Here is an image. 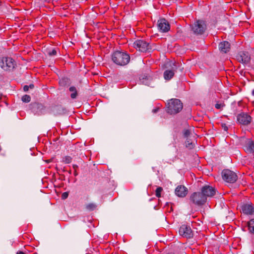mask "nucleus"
I'll use <instances>...</instances> for the list:
<instances>
[{
  "mask_svg": "<svg viewBox=\"0 0 254 254\" xmlns=\"http://www.w3.org/2000/svg\"><path fill=\"white\" fill-rule=\"evenodd\" d=\"M221 127L225 130L227 131L228 129V127L226 126V125L224 123H222L221 125Z\"/></svg>",
  "mask_w": 254,
  "mask_h": 254,
  "instance_id": "obj_32",
  "label": "nucleus"
},
{
  "mask_svg": "<svg viewBox=\"0 0 254 254\" xmlns=\"http://www.w3.org/2000/svg\"><path fill=\"white\" fill-rule=\"evenodd\" d=\"M31 97L28 95H25L22 97V100L23 102L28 103L30 101Z\"/></svg>",
  "mask_w": 254,
  "mask_h": 254,
  "instance_id": "obj_25",
  "label": "nucleus"
},
{
  "mask_svg": "<svg viewBox=\"0 0 254 254\" xmlns=\"http://www.w3.org/2000/svg\"><path fill=\"white\" fill-rule=\"evenodd\" d=\"M73 167L74 169H76V168H77L78 167V166L77 165H75V164H73Z\"/></svg>",
  "mask_w": 254,
  "mask_h": 254,
  "instance_id": "obj_38",
  "label": "nucleus"
},
{
  "mask_svg": "<svg viewBox=\"0 0 254 254\" xmlns=\"http://www.w3.org/2000/svg\"><path fill=\"white\" fill-rule=\"evenodd\" d=\"M183 107V103L178 99H172L167 104L166 111L171 115L176 114L182 111Z\"/></svg>",
  "mask_w": 254,
  "mask_h": 254,
  "instance_id": "obj_2",
  "label": "nucleus"
},
{
  "mask_svg": "<svg viewBox=\"0 0 254 254\" xmlns=\"http://www.w3.org/2000/svg\"><path fill=\"white\" fill-rule=\"evenodd\" d=\"M244 150L248 153H254V141L251 139H247Z\"/></svg>",
  "mask_w": 254,
  "mask_h": 254,
  "instance_id": "obj_14",
  "label": "nucleus"
},
{
  "mask_svg": "<svg viewBox=\"0 0 254 254\" xmlns=\"http://www.w3.org/2000/svg\"><path fill=\"white\" fill-rule=\"evenodd\" d=\"M248 227L250 232L254 234V219L250 220L248 223Z\"/></svg>",
  "mask_w": 254,
  "mask_h": 254,
  "instance_id": "obj_21",
  "label": "nucleus"
},
{
  "mask_svg": "<svg viewBox=\"0 0 254 254\" xmlns=\"http://www.w3.org/2000/svg\"><path fill=\"white\" fill-rule=\"evenodd\" d=\"M98 45H99V47L100 48H101V46L100 45V43H98Z\"/></svg>",
  "mask_w": 254,
  "mask_h": 254,
  "instance_id": "obj_41",
  "label": "nucleus"
},
{
  "mask_svg": "<svg viewBox=\"0 0 254 254\" xmlns=\"http://www.w3.org/2000/svg\"><path fill=\"white\" fill-rule=\"evenodd\" d=\"M68 196V192H64L62 194V198L63 199H65L67 198Z\"/></svg>",
  "mask_w": 254,
  "mask_h": 254,
  "instance_id": "obj_31",
  "label": "nucleus"
},
{
  "mask_svg": "<svg viewBox=\"0 0 254 254\" xmlns=\"http://www.w3.org/2000/svg\"><path fill=\"white\" fill-rule=\"evenodd\" d=\"M97 45H98V44H97V43L96 42V47L97 46Z\"/></svg>",
  "mask_w": 254,
  "mask_h": 254,
  "instance_id": "obj_42",
  "label": "nucleus"
},
{
  "mask_svg": "<svg viewBox=\"0 0 254 254\" xmlns=\"http://www.w3.org/2000/svg\"><path fill=\"white\" fill-rule=\"evenodd\" d=\"M95 208V204L94 203H90L85 205V209L88 211H93Z\"/></svg>",
  "mask_w": 254,
  "mask_h": 254,
  "instance_id": "obj_22",
  "label": "nucleus"
},
{
  "mask_svg": "<svg viewBox=\"0 0 254 254\" xmlns=\"http://www.w3.org/2000/svg\"><path fill=\"white\" fill-rule=\"evenodd\" d=\"M206 28L205 22L202 20H197L191 25V31L195 35H202Z\"/></svg>",
  "mask_w": 254,
  "mask_h": 254,
  "instance_id": "obj_4",
  "label": "nucleus"
},
{
  "mask_svg": "<svg viewBox=\"0 0 254 254\" xmlns=\"http://www.w3.org/2000/svg\"><path fill=\"white\" fill-rule=\"evenodd\" d=\"M218 47L221 52L227 53L230 49V44L227 41H223L219 44Z\"/></svg>",
  "mask_w": 254,
  "mask_h": 254,
  "instance_id": "obj_17",
  "label": "nucleus"
},
{
  "mask_svg": "<svg viewBox=\"0 0 254 254\" xmlns=\"http://www.w3.org/2000/svg\"><path fill=\"white\" fill-rule=\"evenodd\" d=\"M159 110V108H156L152 110V112L153 113H156L158 112Z\"/></svg>",
  "mask_w": 254,
  "mask_h": 254,
  "instance_id": "obj_33",
  "label": "nucleus"
},
{
  "mask_svg": "<svg viewBox=\"0 0 254 254\" xmlns=\"http://www.w3.org/2000/svg\"><path fill=\"white\" fill-rule=\"evenodd\" d=\"M188 193V189L183 186H178L175 190L176 194L179 197H185Z\"/></svg>",
  "mask_w": 254,
  "mask_h": 254,
  "instance_id": "obj_15",
  "label": "nucleus"
},
{
  "mask_svg": "<svg viewBox=\"0 0 254 254\" xmlns=\"http://www.w3.org/2000/svg\"><path fill=\"white\" fill-rule=\"evenodd\" d=\"M201 190L203 193L204 196H205L206 199L207 197H213L216 192V190L215 188L209 185H205L203 186L201 188Z\"/></svg>",
  "mask_w": 254,
  "mask_h": 254,
  "instance_id": "obj_9",
  "label": "nucleus"
},
{
  "mask_svg": "<svg viewBox=\"0 0 254 254\" xmlns=\"http://www.w3.org/2000/svg\"><path fill=\"white\" fill-rule=\"evenodd\" d=\"M190 199L193 203L197 205H202L207 201L201 190V192L193 193L190 196Z\"/></svg>",
  "mask_w": 254,
  "mask_h": 254,
  "instance_id": "obj_6",
  "label": "nucleus"
},
{
  "mask_svg": "<svg viewBox=\"0 0 254 254\" xmlns=\"http://www.w3.org/2000/svg\"><path fill=\"white\" fill-rule=\"evenodd\" d=\"M41 154H42V153L40 152L37 153V155H39V157H40Z\"/></svg>",
  "mask_w": 254,
  "mask_h": 254,
  "instance_id": "obj_40",
  "label": "nucleus"
},
{
  "mask_svg": "<svg viewBox=\"0 0 254 254\" xmlns=\"http://www.w3.org/2000/svg\"><path fill=\"white\" fill-rule=\"evenodd\" d=\"M31 109L35 114L39 115L41 110L43 109V106L39 103H34L31 105Z\"/></svg>",
  "mask_w": 254,
  "mask_h": 254,
  "instance_id": "obj_18",
  "label": "nucleus"
},
{
  "mask_svg": "<svg viewBox=\"0 0 254 254\" xmlns=\"http://www.w3.org/2000/svg\"><path fill=\"white\" fill-rule=\"evenodd\" d=\"M57 50L54 49H53L51 51H50L49 52V55L51 56H55L57 55Z\"/></svg>",
  "mask_w": 254,
  "mask_h": 254,
  "instance_id": "obj_29",
  "label": "nucleus"
},
{
  "mask_svg": "<svg viewBox=\"0 0 254 254\" xmlns=\"http://www.w3.org/2000/svg\"><path fill=\"white\" fill-rule=\"evenodd\" d=\"M238 60L243 64H248L250 62L251 56L248 52H241L238 57Z\"/></svg>",
  "mask_w": 254,
  "mask_h": 254,
  "instance_id": "obj_13",
  "label": "nucleus"
},
{
  "mask_svg": "<svg viewBox=\"0 0 254 254\" xmlns=\"http://www.w3.org/2000/svg\"><path fill=\"white\" fill-rule=\"evenodd\" d=\"M93 218L92 217L90 216H87L86 217H85L84 219V221L85 222H88L90 223H92V220H93Z\"/></svg>",
  "mask_w": 254,
  "mask_h": 254,
  "instance_id": "obj_27",
  "label": "nucleus"
},
{
  "mask_svg": "<svg viewBox=\"0 0 254 254\" xmlns=\"http://www.w3.org/2000/svg\"><path fill=\"white\" fill-rule=\"evenodd\" d=\"M241 210L244 214L254 215V207L251 203H244L241 206Z\"/></svg>",
  "mask_w": 254,
  "mask_h": 254,
  "instance_id": "obj_12",
  "label": "nucleus"
},
{
  "mask_svg": "<svg viewBox=\"0 0 254 254\" xmlns=\"http://www.w3.org/2000/svg\"><path fill=\"white\" fill-rule=\"evenodd\" d=\"M179 234L181 236L187 238H190L192 237V231L189 226L183 225L179 229Z\"/></svg>",
  "mask_w": 254,
  "mask_h": 254,
  "instance_id": "obj_10",
  "label": "nucleus"
},
{
  "mask_svg": "<svg viewBox=\"0 0 254 254\" xmlns=\"http://www.w3.org/2000/svg\"><path fill=\"white\" fill-rule=\"evenodd\" d=\"M64 163H65V164H69L70 163V160H64Z\"/></svg>",
  "mask_w": 254,
  "mask_h": 254,
  "instance_id": "obj_35",
  "label": "nucleus"
},
{
  "mask_svg": "<svg viewBox=\"0 0 254 254\" xmlns=\"http://www.w3.org/2000/svg\"><path fill=\"white\" fill-rule=\"evenodd\" d=\"M185 143L186 147L189 149H192L193 148L194 146V144L192 143V142H190V140L189 139L187 140Z\"/></svg>",
  "mask_w": 254,
  "mask_h": 254,
  "instance_id": "obj_23",
  "label": "nucleus"
},
{
  "mask_svg": "<svg viewBox=\"0 0 254 254\" xmlns=\"http://www.w3.org/2000/svg\"><path fill=\"white\" fill-rule=\"evenodd\" d=\"M157 26L159 31L162 32H167L170 29V25L169 22L165 18L158 20Z\"/></svg>",
  "mask_w": 254,
  "mask_h": 254,
  "instance_id": "obj_11",
  "label": "nucleus"
},
{
  "mask_svg": "<svg viewBox=\"0 0 254 254\" xmlns=\"http://www.w3.org/2000/svg\"><path fill=\"white\" fill-rule=\"evenodd\" d=\"M69 90L70 92H71V94L70 95L71 98L72 99L76 98L77 95L76 88L74 86H71L69 88Z\"/></svg>",
  "mask_w": 254,
  "mask_h": 254,
  "instance_id": "obj_20",
  "label": "nucleus"
},
{
  "mask_svg": "<svg viewBox=\"0 0 254 254\" xmlns=\"http://www.w3.org/2000/svg\"><path fill=\"white\" fill-rule=\"evenodd\" d=\"M112 59L113 62L116 64L124 66L129 63L130 56L129 54L126 52L116 51L112 54Z\"/></svg>",
  "mask_w": 254,
  "mask_h": 254,
  "instance_id": "obj_1",
  "label": "nucleus"
},
{
  "mask_svg": "<svg viewBox=\"0 0 254 254\" xmlns=\"http://www.w3.org/2000/svg\"><path fill=\"white\" fill-rule=\"evenodd\" d=\"M16 254H25L22 251H19V252H17Z\"/></svg>",
  "mask_w": 254,
  "mask_h": 254,
  "instance_id": "obj_36",
  "label": "nucleus"
},
{
  "mask_svg": "<svg viewBox=\"0 0 254 254\" xmlns=\"http://www.w3.org/2000/svg\"><path fill=\"white\" fill-rule=\"evenodd\" d=\"M0 67L5 71H12L16 67L14 59L9 57H3L0 60Z\"/></svg>",
  "mask_w": 254,
  "mask_h": 254,
  "instance_id": "obj_3",
  "label": "nucleus"
},
{
  "mask_svg": "<svg viewBox=\"0 0 254 254\" xmlns=\"http://www.w3.org/2000/svg\"><path fill=\"white\" fill-rule=\"evenodd\" d=\"M163 190L162 188L159 187H158L155 190V195L157 197H161V193Z\"/></svg>",
  "mask_w": 254,
  "mask_h": 254,
  "instance_id": "obj_24",
  "label": "nucleus"
},
{
  "mask_svg": "<svg viewBox=\"0 0 254 254\" xmlns=\"http://www.w3.org/2000/svg\"><path fill=\"white\" fill-rule=\"evenodd\" d=\"M87 226H88V227H92L93 228H94V224H92V225H87Z\"/></svg>",
  "mask_w": 254,
  "mask_h": 254,
  "instance_id": "obj_39",
  "label": "nucleus"
},
{
  "mask_svg": "<svg viewBox=\"0 0 254 254\" xmlns=\"http://www.w3.org/2000/svg\"><path fill=\"white\" fill-rule=\"evenodd\" d=\"M190 134V131L189 129H185L184 130L183 135L185 137H188Z\"/></svg>",
  "mask_w": 254,
  "mask_h": 254,
  "instance_id": "obj_28",
  "label": "nucleus"
},
{
  "mask_svg": "<svg viewBox=\"0 0 254 254\" xmlns=\"http://www.w3.org/2000/svg\"><path fill=\"white\" fill-rule=\"evenodd\" d=\"M223 180L229 183H234L238 179V176L235 172L230 169H224L222 172Z\"/></svg>",
  "mask_w": 254,
  "mask_h": 254,
  "instance_id": "obj_5",
  "label": "nucleus"
},
{
  "mask_svg": "<svg viewBox=\"0 0 254 254\" xmlns=\"http://www.w3.org/2000/svg\"><path fill=\"white\" fill-rule=\"evenodd\" d=\"M177 64L174 63V67H172V69H168L166 70L164 72V77L165 80H170L174 75L175 71L176 69L177 68V65H176Z\"/></svg>",
  "mask_w": 254,
  "mask_h": 254,
  "instance_id": "obj_16",
  "label": "nucleus"
},
{
  "mask_svg": "<svg viewBox=\"0 0 254 254\" xmlns=\"http://www.w3.org/2000/svg\"><path fill=\"white\" fill-rule=\"evenodd\" d=\"M151 81V78L149 76H146L145 75H142L139 77V81L140 83L149 86Z\"/></svg>",
  "mask_w": 254,
  "mask_h": 254,
  "instance_id": "obj_19",
  "label": "nucleus"
},
{
  "mask_svg": "<svg viewBox=\"0 0 254 254\" xmlns=\"http://www.w3.org/2000/svg\"><path fill=\"white\" fill-rule=\"evenodd\" d=\"M237 119L240 124L247 126L251 123L252 118L247 113L242 112L238 115Z\"/></svg>",
  "mask_w": 254,
  "mask_h": 254,
  "instance_id": "obj_7",
  "label": "nucleus"
},
{
  "mask_svg": "<svg viewBox=\"0 0 254 254\" xmlns=\"http://www.w3.org/2000/svg\"><path fill=\"white\" fill-rule=\"evenodd\" d=\"M224 106V105L223 104H222V103H216L215 104V108L217 109H221L223 106Z\"/></svg>",
  "mask_w": 254,
  "mask_h": 254,
  "instance_id": "obj_30",
  "label": "nucleus"
},
{
  "mask_svg": "<svg viewBox=\"0 0 254 254\" xmlns=\"http://www.w3.org/2000/svg\"><path fill=\"white\" fill-rule=\"evenodd\" d=\"M133 44L134 47L141 52H145L150 49L149 43L142 40H136Z\"/></svg>",
  "mask_w": 254,
  "mask_h": 254,
  "instance_id": "obj_8",
  "label": "nucleus"
},
{
  "mask_svg": "<svg viewBox=\"0 0 254 254\" xmlns=\"http://www.w3.org/2000/svg\"><path fill=\"white\" fill-rule=\"evenodd\" d=\"M52 160H45V162L47 163H49L50 162H51V161Z\"/></svg>",
  "mask_w": 254,
  "mask_h": 254,
  "instance_id": "obj_37",
  "label": "nucleus"
},
{
  "mask_svg": "<svg viewBox=\"0 0 254 254\" xmlns=\"http://www.w3.org/2000/svg\"><path fill=\"white\" fill-rule=\"evenodd\" d=\"M34 87V86L33 84H31L29 85H25L23 87V90L25 92H27L28 91L29 89H33Z\"/></svg>",
  "mask_w": 254,
  "mask_h": 254,
  "instance_id": "obj_26",
  "label": "nucleus"
},
{
  "mask_svg": "<svg viewBox=\"0 0 254 254\" xmlns=\"http://www.w3.org/2000/svg\"><path fill=\"white\" fill-rule=\"evenodd\" d=\"M102 60V58L101 56H98V59L97 60L96 59V62H101Z\"/></svg>",
  "mask_w": 254,
  "mask_h": 254,
  "instance_id": "obj_34",
  "label": "nucleus"
}]
</instances>
